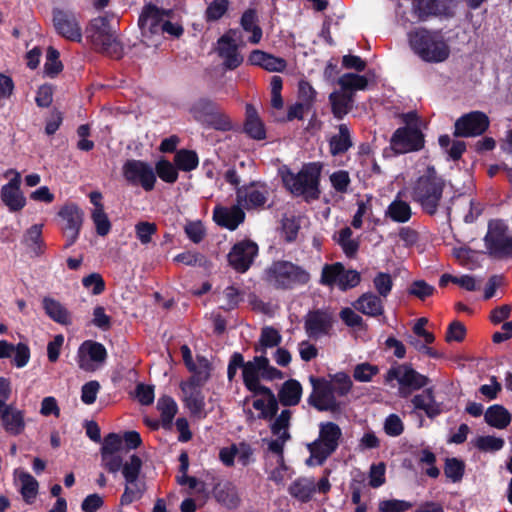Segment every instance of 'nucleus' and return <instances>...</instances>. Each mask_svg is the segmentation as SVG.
<instances>
[{
	"instance_id": "36",
	"label": "nucleus",
	"mask_w": 512,
	"mask_h": 512,
	"mask_svg": "<svg viewBox=\"0 0 512 512\" xmlns=\"http://www.w3.org/2000/svg\"><path fill=\"white\" fill-rule=\"evenodd\" d=\"M484 418L488 425L497 429H505L511 422L510 413L501 405L490 406L487 409Z\"/></svg>"
},
{
	"instance_id": "56",
	"label": "nucleus",
	"mask_w": 512,
	"mask_h": 512,
	"mask_svg": "<svg viewBox=\"0 0 512 512\" xmlns=\"http://www.w3.org/2000/svg\"><path fill=\"white\" fill-rule=\"evenodd\" d=\"M60 54L58 50H56L54 47L50 46L47 49V55H46V63L44 66L45 73L50 77H55L57 74H59L62 69L63 65L61 61L59 60Z\"/></svg>"
},
{
	"instance_id": "49",
	"label": "nucleus",
	"mask_w": 512,
	"mask_h": 512,
	"mask_svg": "<svg viewBox=\"0 0 512 512\" xmlns=\"http://www.w3.org/2000/svg\"><path fill=\"white\" fill-rule=\"evenodd\" d=\"M258 395H263L266 397L265 411L259 414V418L264 420L273 419L276 416L279 409V399L276 398L275 394L269 387L261 388V391L258 392Z\"/></svg>"
},
{
	"instance_id": "47",
	"label": "nucleus",
	"mask_w": 512,
	"mask_h": 512,
	"mask_svg": "<svg viewBox=\"0 0 512 512\" xmlns=\"http://www.w3.org/2000/svg\"><path fill=\"white\" fill-rule=\"evenodd\" d=\"M42 227V224H34L27 230L24 236V242L26 245L31 247L37 255L43 253L42 247L44 243L42 240Z\"/></svg>"
},
{
	"instance_id": "54",
	"label": "nucleus",
	"mask_w": 512,
	"mask_h": 512,
	"mask_svg": "<svg viewBox=\"0 0 512 512\" xmlns=\"http://www.w3.org/2000/svg\"><path fill=\"white\" fill-rule=\"evenodd\" d=\"M465 471L464 462L457 458H447L444 466V473L452 482H459Z\"/></svg>"
},
{
	"instance_id": "41",
	"label": "nucleus",
	"mask_w": 512,
	"mask_h": 512,
	"mask_svg": "<svg viewBox=\"0 0 512 512\" xmlns=\"http://www.w3.org/2000/svg\"><path fill=\"white\" fill-rule=\"evenodd\" d=\"M343 92L353 93L357 90H365L368 86V79L356 73H345L338 79Z\"/></svg>"
},
{
	"instance_id": "12",
	"label": "nucleus",
	"mask_w": 512,
	"mask_h": 512,
	"mask_svg": "<svg viewBox=\"0 0 512 512\" xmlns=\"http://www.w3.org/2000/svg\"><path fill=\"white\" fill-rule=\"evenodd\" d=\"M425 139L420 127H400L390 139V147L396 154L420 151L424 148Z\"/></svg>"
},
{
	"instance_id": "21",
	"label": "nucleus",
	"mask_w": 512,
	"mask_h": 512,
	"mask_svg": "<svg viewBox=\"0 0 512 512\" xmlns=\"http://www.w3.org/2000/svg\"><path fill=\"white\" fill-rule=\"evenodd\" d=\"M214 221L221 227L231 231L235 230L245 219V213L237 203L231 207H215Z\"/></svg>"
},
{
	"instance_id": "17",
	"label": "nucleus",
	"mask_w": 512,
	"mask_h": 512,
	"mask_svg": "<svg viewBox=\"0 0 512 512\" xmlns=\"http://www.w3.org/2000/svg\"><path fill=\"white\" fill-rule=\"evenodd\" d=\"M52 16L54 28L60 36L70 41L82 40V29L74 13L55 8Z\"/></svg>"
},
{
	"instance_id": "25",
	"label": "nucleus",
	"mask_w": 512,
	"mask_h": 512,
	"mask_svg": "<svg viewBox=\"0 0 512 512\" xmlns=\"http://www.w3.org/2000/svg\"><path fill=\"white\" fill-rule=\"evenodd\" d=\"M218 54L224 60V66L229 70H234L243 62V57L238 52L235 42L228 36L223 35L218 40Z\"/></svg>"
},
{
	"instance_id": "19",
	"label": "nucleus",
	"mask_w": 512,
	"mask_h": 512,
	"mask_svg": "<svg viewBox=\"0 0 512 512\" xmlns=\"http://www.w3.org/2000/svg\"><path fill=\"white\" fill-rule=\"evenodd\" d=\"M267 365L266 355L255 356L252 361L246 362L242 371L243 382L245 387L254 395H258L261 388H267L260 384L262 368Z\"/></svg>"
},
{
	"instance_id": "27",
	"label": "nucleus",
	"mask_w": 512,
	"mask_h": 512,
	"mask_svg": "<svg viewBox=\"0 0 512 512\" xmlns=\"http://www.w3.org/2000/svg\"><path fill=\"white\" fill-rule=\"evenodd\" d=\"M245 116L244 132L254 140H264L266 138L265 125L252 104H246Z\"/></svg>"
},
{
	"instance_id": "38",
	"label": "nucleus",
	"mask_w": 512,
	"mask_h": 512,
	"mask_svg": "<svg viewBox=\"0 0 512 512\" xmlns=\"http://www.w3.org/2000/svg\"><path fill=\"white\" fill-rule=\"evenodd\" d=\"M197 360V368L191 372L192 376L184 383L197 387H203L211 377L212 365L210 361L204 356H197Z\"/></svg>"
},
{
	"instance_id": "62",
	"label": "nucleus",
	"mask_w": 512,
	"mask_h": 512,
	"mask_svg": "<svg viewBox=\"0 0 512 512\" xmlns=\"http://www.w3.org/2000/svg\"><path fill=\"white\" fill-rule=\"evenodd\" d=\"M157 232V225L152 222L140 221L135 225V233L141 244L151 242L152 236Z\"/></svg>"
},
{
	"instance_id": "50",
	"label": "nucleus",
	"mask_w": 512,
	"mask_h": 512,
	"mask_svg": "<svg viewBox=\"0 0 512 512\" xmlns=\"http://www.w3.org/2000/svg\"><path fill=\"white\" fill-rule=\"evenodd\" d=\"M202 125L218 131H230L232 129V122L229 116L220 108L214 111L212 116L207 118V121H205Z\"/></svg>"
},
{
	"instance_id": "61",
	"label": "nucleus",
	"mask_w": 512,
	"mask_h": 512,
	"mask_svg": "<svg viewBox=\"0 0 512 512\" xmlns=\"http://www.w3.org/2000/svg\"><path fill=\"white\" fill-rule=\"evenodd\" d=\"M124 443L122 437L116 433H109L105 436L100 454L122 453Z\"/></svg>"
},
{
	"instance_id": "14",
	"label": "nucleus",
	"mask_w": 512,
	"mask_h": 512,
	"mask_svg": "<svg viewBox=\"0 0 512 512\" xmlns=\"http://www.w3.org/2000/svg\"><path fill=\"white\" fill-rule=\"evenodd\" d=\"M455 137H476L482 135L489 127L488 116L480 111L464 114L455 121Z\"/></svg>"
},
{
	"instance_id": "31",
	"label": "nucleus",
	"mask_w": 512,
	"mask_h": 512,
	"mask_svg": "<svg viewBox=\"0 0 512 512\" xmlns=\"http://www.w3.org/2000/svg\"><path fill=\"white\" fill-rule=\"evenodd\" d=\"M302 386L299 381L289 379L285 381L279 392L278 399L283 406H295L301 400Z\"/></svg>"
},
{
	"instance_id": "11",
	"label": "nucleus",
	"mask_w": 512,
	"mask_h": 512,
	"mask_svg": "<svg viewBox=\"0 0 512 512\" xmlns=\"http://www.w3.org/2000/svg\"><path fill=\"white\" fill-rule=\"evenodd\" d=\"M122 175L129 185L140 186L147 192L152 191L155 187L154 168L145 161L127 160L122 166Z\"/></svg>"
},
{
	"instance_id": "15",
	"label": "nucleus",
	"mask_w": 512,
	"mask_h": 512,
	"mask_svg": "<svg viewBox=\"0 0 512 512\" xmlns=\"http://www.w3.org/2000/svg\"><path fill=\"white\" fill-rule=\"evenodd\" d=\"M258 250V245L250 239L239 241L231 248L228 254V262L237 272L244 273L254 262Z\"/></svg>"
},
{
	"instance_id": "24",
	"label": "nucleus",
	"mask_w": 512,
	"mask_h": 512,
	"mask_svg": "<svg viewBox=\"0 0 512 512\" xmlns=\"http://www.w3.org/2000/svg\"><path fill=\"white\" fill-rule=\"evenodd\" d=\"M355 310L369 317L384 314L383 298L374 292L363 293L353 304Z\"/></svg>"
},
{
	"instance_id": "52",
	"label": "nucleus",
	"mask_w": 512,
	"mask_h": 512,
	"mask_svg": "<svg viewBox=\"0 0 512 512\" xmlns=\"http://www.w3.org/2000/svg\"><path fill=\"white\" fill-rule=\"evenodd\" d=\"M177 167L166 159H161L156 163L155 174L166 183H175L178 179Z\"/></svg>"
},
{
	"instance_id": "44",
	"label": "nucleus",
	"mask_w": 512,
	"mask_h": 512,
	"mask_svg": "<svg viewBox=\"0 0 512 512\" xmlns=\"http://www.w3.org/2000/svg\"><path fill=\"white\" fill-rule=\"evenodd\" d=\"M80 357L87 354L91 361L97 363L105 362L107 358V351L103 344L95 341H85L79 349Z\"/></svg>"
},
{
	"instance_id": "20",
	"label": "nucleus",
	"mask_w": 512,
	"mask_h": 512,
	"mask_svg": "<svg viewBox=\"0 0 512 512\" xmlns=\"http://www.w3.org/2000/svg\"><path fill=\"white\" fill-rule=\"evenodd\" d=\"M457 0H417L418 16L424 20L428 16H452Z\"/></svg>"
},
{
	"instance_id": "10",
	"label": "nucleus",
	"mask_w": 512,
	"mask_h": 512,
	"mask_svg": "<svg viewBox=\"0 0 512 512\" xmlns=\"http://www.w3.org/2000/svg\"><path fill=\"white\" fill-rule=\"evenodd\" d=\"M507 226L500 220L489 222L484 238L489 254L495 258H512V237L507 236Z\"/></svg>"
},
{
	"instance_id": "55",
	"label": "nucleus",
	"mask_w": 512,
	"mask_h": 512,
	"mask_svg": "<svg viewBox=\"0 0 512 512\" xmlns=\"http://www.w3.org/2000/svg\"><path fill=\"white\" fill-rule=\"evenodd\" d=\"M142 468V460L137 455L130 456L128 462H125L121 468L123 477L126 482L137 480Z\"/></svg>"
},
{
	"instance_id": "35",
	"label": "nucleus",
	"mask_w": 512,
	"mask_h": 512,
	"mask_svg": "<svg viewBox=\"0 0 512 512\" xmlns=\"http://www.w3.org/2000/svg\"><path fill=\"white\" fill-rule=\"evenodd\" d=\"M241 27L246 32H251L249 42L258 44L262 38V29L258 25V16L255 9H247L241 16Z\"/></svg>"
},
{
	"instance_id": "51",
	"label": "nucleus",
	"mask_w": 512,
	"mask_h": 512,
	"mask_svg": "<svg viewBox=\"0 0 512 512\" xmlns=\"http://www.w3.org/2000/svg\"><path fill=\"white\" fill-rule=\"evenodd\" d=\"M372 282L377 295L386 299L393 288V279L391 275L386 272H378L374 276Z\"/></svg>"
},
{
	"instance_id": "18",
	"label": "nucleus",
	"mask_w": 512,
	"mask_h": 512,
	"mask_svg": "<svg viewBox=\"0 0 512 512\" xmlns=\"http://www.w3.org/2000/svg\"><path fill=\"white\" fill-rule=\"evenodd\" d=\"M9 172H12L10 170ZM14 177L1 188V200L11 212H17L26 205V198L20 190L21 175L13 171Z\"/></svg>"
},
{
	"instance_id": "48",
	"label": "nucleus",
	"mask_w": 512,
	"mask_h": 512,
	"mask_svg": "<svg viewBox=\"0 0 512 512\" xmlns=\"http://www.w3.org/2000/svg\"><path fill=\"white\" fill-rule=\"evenodd\" d=\"M144 490V484L139 482L138 479L133 482H126L124 492L120 498L121 505H129L132 502L139 500L142 497Z\"/></svg>"
},
{
	"instance_id": "59",
	"label": "nucleus",
	"mask_w": 512,
	"mask_h": 512,
	"mask_svg": "<svg viewBox=\"0 0 512 512\" xmlns=\"http://www.w3.org/2000/svg\"><path fill=\"white\" fill-rule=\"evenodd\" d=\"M504 439L495 436H479L475 441V446L484 452L499 451L504 446Z\"/></svg>"
},
{
	"instance_id": "28",
	"label": "nucleus",
	"mask_w": 512,
	"mask_h": 512,
	"mask_svg": "<svg viewBox=\"0 0 512 512\" xmlns=\"http://www.w3.org/2000/svg\"><path fill=\"white\" fill-rule=\"evenodd\" d=\"M42 305L45 313L56 323L66 326L72 324L71 313L59 301L51 297H44Z\"/></svg>"
},
{
	"instance_id": "42",
	"label": "nucleus",
	"mask_w": 512,
	"mask_h": 512,
	"mask_svg": "<svg viewBox=\"0 0 512 512\" xmlns=\"http://www.w3.org/2000/svg\"><path fill=\"white\" fill-rule=\"evenodd\" d=\"M218 108L214 101L201 98L193 104L191 113L197 122L203 124Z\"/></svg>"
},
{
	"instance_id": "5",
	"label": "nucleus",
	"mask_w": 512,
	"mask_h": 512,
	"mask_svg": "<svg viewBox=\"0 0 512 512\" xmlns=\"http://www.w3.org/2000/svg\"><path fill=\"white\" fill-rule=\"evenodd\" d=\"M266 281L279 290H291L297 286L307 285L310 273L291 261L277 260L265 270Z\"/></svg>"
},
{
	"instance_id": "34",
	"label": "nucleus",
	"mask_w": 512,
	"mask_h": 512,
	"mask_svg": "<svg viewBox=\"0 0 512 512\" xmlns=\"http://www.w3.org/2000/svg\"><path fill=\"white\" fill-rule=\"evenodd\" d=\"M316 491V483L312 478H299L289 487V493L301 502H308Z\"/></svg>"
},
{
	"instance_id": "2",
	"label": "nucleus",
	"mask_w": 512,
	"mask_h": 512,
	"mask_svg": "<svg viewBox=\"0 0 512 512\" xmlns=\"http://www.w3.org/2000/svg\"><path fill=\"white\" fill-rule=\"evenodd\" d=\"M412 50L425 62L440 63L448 59L450 48L441 31L419 28L409 34Z\"/></svg>"
},
{
	"instance_id": "22",
	"label": "nucleus",
	"mask_w": 512,
	"mask_h": 512,
	"mask_svg": "<svg viewBox=\"0 0 512 512\" xmlns=\"http://www.w3.org/2000/svg\"><path fill=\"white\" fill-rule=\"evenodd\" d=\"M0 420L10 435L17 436L25 429L24 413L13 405L7 404L0 408Z\"/></svg>"
},
{
	"instance_id": "3",
	"label": "nucleus",
	"mask_w": 512,
	"mask_h": 512,
	"mask_svg": "<svg viewBox=\"0 0 512 512\" xmlns=\"http://www.w3.org/2000/svg\"><path fill=\"white\" fill-rule=\"evenodd\" d=\"M321 166L318 163L303 165L298 173L287 169L282 172L284 186L295 196H303L306 200H316L320 196L319 181Z\"/></svg>"
},
{
	"instance_id": "7",
	"label": "nucleus",
	"mask_w": 512,
	"mask_h": 512,
	"mask_svg": "<svg viewBox=\"0 0 512 512\" xmlns=\"http://www.w3.org/2000/svg\"><path fill=\"white\" fill-rule=\"evenodd\" d=\"M397 380L399 384L398 395L408 398L413 391L420 390L429 383V378L420 374L410 364H397L392 366L385 375L387 383Z\"/></svg>"
},
{
	"instance_id": "23",
	"label": "nucleus",
	"mask_w": 512,
	"mask_h": 512,
	"mask_svg": "<svg viewBox=\"0 0 512 512\" xmlns=\"http://www.w3.org/2000/svg\"><path fill=\"white\" fill-rule=\"evenodd\" d=\"M267 195L265 189H258L254 184L238 187L236 190L237 203L248 210L263 206L267 201Z\"/></svg>"
},
{
	"instance_id": "46",
	"label": "nucleus",
	"mask_w": 512,
	"mask_h": 512,
	"mask_svg": "<svg viewBox=\"0 0 512 512\" xmlns=\"http://www.w3.org/2000/svg\"><path fill=\"white\" fill-rule=\"evenodd\" d=\"M21 482V494L27 503H31L38 493L39 484L37 480L27 472H21L19 475Z\"/></svg>"
},
{
	"instance_id": "58",
	"label": "nucleus",
	"mask_w": 512,
	"mask_h": 512,
	"mask_svg": "<svg viewBox=\"0 0 512 512\" xmlns=\"http://www.w3.org/2000/svg\"><path fill=\"white\" fill-rule=\"evenodd\" d=\"M229 7L228 0H213L205 11V18L208 22H214L223 17Z\"/></svg>"
},
{
	"instance_id": "6",
	"label": "nucleus",
	"mask_w": 512,
	"mask_h": 512,
	"mask_svg": "<svg viewBox=\"0 0 512 512\" xmlns=\"http://www.w3.org/2000/svg\"><path fill=\"white\" fill-rule=\"evenodd\" d=\"M342 430L338 424L327 421L319 424L318 438L307 444L310 457L308 465L321 466L338 449L342 439Z\"/></svg>"
},
{
	"instance_id": "1",
	"label": "nucleus",
	"mask_w": 512,
	"mask_h": 512,
	"mask_svg": "<svg viewBox=\"0 0 512 512\" xmlns=\"http://www.w3.org/2000/svg\"><path fill=\"white\" fill-rule=\"evenodd\" d=\"M444 188L443 178L437 175L434 167H428L426 173L414 183L411 197L420 205L423 212L432 216L438 211Z\"/></svg>"
},
{
	"instance_id": "29",
	"label": "nucleus",
	"mask_w": 512,
	"mask_h": 512,
	"mask_svg": "<svg viewBox=\"0 0 512 512\" xmlns=\"http://www.w3.org/2000/svg\"><path fill=\"white\" fill-rule=\"evenodd\" d=\"M412 404L415 409L423 410L429 418H434L441 413L432 388H427L421 394L415 395L412 398Z\"/></svg>"
},
{
	"instance_id": "37",
	"label": "nucleus",
	"mask_w": 512,
	"mask_h": 512,
	"mask_svg": "<svg viewBox=\"0 0 512 512\" xmlns=\"http://www.w3.org/2000/svg\"><path fill=\"white\" fill-rule=\"evenodd\" d=\"M385 215L394 222L406 223L412 217V210L407 202L396 198L389 204Z\"/></svg>"
},
{
	"instance_id": "63",
	"label": "nucleus",
	"mask_w": 512,
	"mask_h": 512,
	"mask_svg": "<svg viewBox=\"0 0 512 512\" xmlns=\"http://www.w3.org/2000/svg\"><path fill=\"white\" fill-rule=\"evenodd\" d=\"M436 291L435 287L428 284L424 280H415L411 283L408 293L424 301L426 298L432 296Z\"/></svg>"
},
{
	"instance_id": "33",
	"label": "nucleus",
	"mask_w": 512,
	"mask_h": 512,
	"mask_svg": "<svg viewBox=\"0 0 512 512\" xmlns=\"http://www.w3.org/2000/svg\"><path fill=\"white\" fill-rule=\"evenodd\" d=\"M157 409L160 412L162 428L165 430H171L173 419L178 411L177 403L172 397L164 395L158 399Z\"/></svg>"
},
{
	"instance_id": "60",
	"label": "nucleus",
	"mask_w": 512,
	"mask_h": 512,
	"mask_svg": "<svg viewBox=\"0 0 512 512\" xmlns=\"http://www.w3.org/2000/svg\"><path fill=\"white\" fill-rule=\"evenodd\" d=\"M419 464L429 466L425 473L431 478H437L440 475V470L435 466L436 455L429 449L425 448L419 452Z\"/></svg>"
},
{
	"instance_id": "9",
	"label": "nucleus",
	"mask_w": 512,
	"mask_h": 512,
	"mask_svg": "<svg viewBox=\"0 0 512 512\" xmlns=\"http://www.w3.org/2000/svg\"><path fill=\"white\" fill-rule=\"evenodd\" d=\"M319 282L324 286H337L341 291H347L360 284L361 275L356 270H346L341 262H335L322 267Z\"/></svg>"
},
{
	"instance_id": "13",
	"label": "nucleus",
	"mask_w": 512,
	"mask_h": 512,
	"mask_svg": "<svg viewBox=\"0 0 512 512\" xmlns=\"http://www.w3.org/2000/svg\"><path fill=\"white\" fill-rule=\"evenodd\" d=\"M335 319L331 312L323 309L309 311L304 318V330L312 340L332 334Z\"/></svg>"
},
{
	"instance_id": "16",
	"label": "nucleus",
	"mask_w": 512,
	"mask_h": 512,
	"mask_svg": "<svg viewBox=\"0 0 512 512\" xmlns=\"http://www.w3.org/2000/svg\"><path fill=\"white\" fill-rule=\"evenodd\" d=\"M58 216L64 221L63 232L66 237L65 247H70L78 239L84 220L83 210L75 203L64 205L58 212Z\"/></svg>"
},
{
	"instance_id": "43",
	"label": "nucleus",
	"mask_w": 512,
	"mask_h": 512,
	"mask_svg": "<svg viewBox=\"0 0 512 512\" xmlns=\"http://www.w3.org/2000/svg\"><path fill=\"white\" fill-rule=\"evenodd\" d=\"M174 163L179 170L190 172L198 166V155L193 150L180 149L176 151Z\"/></svg>"
},
{
	"instance_id": "64",
	"label": "nucleus",
	"mask_w": 512,
	"mask_h": 512,
	"mask_svg": "<svg viewBox=\"0 0 512 512\" xmlns=\"http://www.w3.org/2000/svg\"><path fill=\"white\" fill-rule=\"evenodd\" d=\"M378 372V366L365 362L355 366L353 377L359 382H369Z\"/></svg>"
},
{
	"instance_id": "8",
	"label": "nucleus",
	"mask_w": 512,
	"mask_h": 512,
	"mask_svg": "<svg viewBox=\"0 0 512 512\" xmlns=\"http://www.w3.org/2000/svg\"><path fill=\"white\" fill-rule=\"evenodd\" d=\"M313 392L308 398V403L321 412L338 414L342 410L341 402L336 399L333 384L325 378L310 376Z\"/></svg>"
},
{
	"instance_id": "53",
	"label": "nucleus",
	"mask_w": 512,
	"mask_h": 512,
	"mask_svg": "<svg viewBox=\"0 0 512 512\" xmlns=\"http://www.w3.org/2000/svg\"><path fill=\"white\" fill-rule=\"evenodd\" d=\"M330 376V382L338 396H346L352 389L353 382L350 376L345 372H338Z\"/></svg>"
},
{
	"instance_id": "26",
	"label": "nucleus",
	"mask_w": 512,
	"mask_h": 512,
	"mask_svg": "<svg viewBox=\"0 0 512 512\" xmlns=\"http://www.w3.org/2000/svg\"><path fill=\"white\" fill-rule=\"evenodd\" d=\"M180 388L183 393V402L185 406L189 409L192 415L200 416L205 408V396L202 392V387L181 382Z\"/></svg>"
},
{
	"instance_id": "32",
	"label": "nucleus",
	"mask_w": 512,
	"mask_h": 512,
	"mask_svg": "<svg viewBox=\"0 0 512 512\" xmlns=\"http://www.w3.org/2000/svg\"><path fill=\"white\" fill-rule=\"evenodd\" d=\"M332 113L337 119H342L353 108L354 94L333 92L329 96Z\"/></svg>"
},
{
	"instance_id": "45",
	"label": "nucleus",
	"mask_w": 512,
	"mask_h": 512,
	"mask_svg": "<svg viewBox=\"0 0 512 512\" xmlns=\"http://www.w3.org/2000/svg\"><path fill=\"white\" fill-rule=\"evenodd\" d=\"M215 497L219 503L223 504L228 509H235L240 503V498L235 488L231 485H224L221 488H217Z\"/></svg>"
},
{
	"instance_id": "57",
	"label": "nucleus",
	"mask_w": 512,
	"mask_h": 512,
	"mask_svg": "<svg viewBox=\"0 0 512 512\" xmlns=\"http://www.w3.org/2000/svg\"><path fill=\"white\" fill-rule=\"evenodd\" d=\"M91 219L99 236H106L110 232L111 222L104 209H101L100 207L98 209H93Z\"/></svg>"
},
{
	"instance_id": "4",
	"label": "nucleus",
	"mask_w": 512,
	"mask_h": 512,
	"mask_svg": "<svg viewBox=\"0 0 512 512\" xmlns=\"http://www.w3.org/2000/svg\"><path fill=\"white\" fill-rule=\"evenodd\" d=\"M86 32L87 38L97 51L114 59L123 57V45L107 16H99L91 20Z\"/></svg>"
},
{
	"instance_id": "30",
	"label": "nucleus",
	"mask_w": 512,
	"mask_h": 512,
	"mask_svg": "<svg viewBox=\"0 0 512 512\" xmlns=\"http://www.w3.org/2000/svg\"><path fill=\"white\" fill-rule=\"evenodd\" d=\"M338 131V134L333 135L329 140V149L333 156L343 155L353 146L348 126L340 124Z\"/></svg>"
},
{
	"instance_id": "39",
	"label": "nucleus",
	"mask_w": 512,
	"mask_h": 512,
	"mask_svg": "<svg viewBox=\"0 0 512 512\" xmlns=\"http://www.w3.org/2000/svg\"><path fill=\"white\" fill-rule=\"evenodd\" d=\"M282 341V336L279 331L271 326L262 328L259 338V344L255 346L256 352H261V355L266 354L267 348L277 347Z\"/></svg>"
},
{
	"instance_id": "40",
	"label": "nucleus",
	"mask_w": 512,
	"mask_h": 512,
	"mask_svg": "<svg viewBox=\"0 0 512 512\" xmlns=\"http://www.w3.org/2000/svg\"><path fill=\"white\" fill-rule=\"evenodd\" d=\"M164 14L165 12L156 6L147 5L140 15L139 25L142 29L147 27L150 32H155Z\"/></svg>"
}]
</instances>
